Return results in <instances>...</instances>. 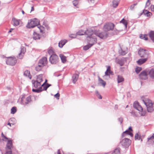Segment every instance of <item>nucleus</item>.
I'll return each instance as SVG.
<instances>
[{
  "mask_svg": "<svg viewBox=\"0 0 154 154\" xmlns=\"http://www.w3.org/2000/svg\"><path fill=\"white\" fill-rule=\"evenodd\" d=\"M12 21L14 23V25L15 26H17L19 24V20L15 18H13Z\"/></svg>",
  "mask_w": 154,
  "mask_h": 154,
  "instance_id": "35",
  "label": "nucleus"
},
{
  "mask_svg": "<svg viewBox=\"0 0 154 154\" xmlns=\"http://www.w3.org/2000/svg\"><path fill=\"white\" fill-rule=\"evenodd\" d=\"M114 25L112 23H108L104 25L103 29L104 31L107 32L112 30L114 28Z\"/></svg>",
  "mask_w": 154,
  "mask_h": 154,
  "instance_id": "6",
  "label": "nucleus"
},
{
  "mask_svg": "<svg viewBox=\"0 0 154 154\" xmlns=\"http://www.w3.org/2000/svg\"><path fill=\"white\" fill-rule=\"evenodd\" d=\"M147 58L140 59L137 61V63L138 64L141 65L145 62L147 61Z\"/></svg>",
  "mask_w": 154,
  "mask_h": 154,
  "instance_id": "19",
  "label": "nucleus"
},
{
  "mask_svg": "<svg viewBox=\"0 0 154 154\" xmlns=\"http://www.w3.org/2000/svg\"><path fill=\"white\" fill-rule=\"evenodd\" d=\"M120 0H113L112 1V6L114 8H116Z\"/></svg>",
  "mask_w": 154,
  "mask_h": 154,
  "instance_id": "26",
  "label": "nucleus"
},
{
  "mask_svg": "<svg viewBox=\"0 0 154 154\" xmlns=\"http://www.w3.org/2000/svg\"><path fill=\"white\" fill-rule=\"evenodd\" d=\"M150 4V2H149V0H147L145 5V8H147Z\"/></svg>",
  "mask_w": 154,
  "mask_h": 154,
  "instance_id": "50",
  "label": "nucleus"
},
{
  "mask_svg": "<svg viewBox=\"0 0 154 154\" xmlns=\"http://www.w3.org/2000/svg\"><path fill=\"white\" fill-rule=\"evenodd\" d=\"M152 142L154 144V134L151 137L148 138L147 142Z\"/></svg>",
  "mask_w": 154,
  "mask_h": 154,
  "instance_id": "33",
  "label": "nucleus"
},
{
  "mask_svg": "<svg viewBox=\"0 0 154 154\" xmlns=\"http://www.w3.org/2000/svg\"><path fill=\"white\" fill-rule=\"evenodd\" d=\"M35 69L37 71H40L42 69L41 68L38 67V66H37L35 67Z\"/></svg>",
  "mask_w": 154,
  "mask_h": 154,
  "instance_id": "55",
  "label": "nucleus"
},
{
  "mask_svg": "<svg viewBox=\"0 0 154 154\" xmlns=\"http://www.w3.org/2000/svg\"><path fill=\"white\" fill-rule=\"evenodd\" d=\"M60 58L62 62L63 63H65L66 61V56L63 55V54H60Z\"/></svg>",
  "mask_w": 154,
  "mask_h": 154,
  "instance_id": "25",
  "label": "nucleus"
},
{
  "mask_svg": "<svg viewBox=\"0 0 154 154\" xmlns=\"http://www.w3.org/2000/svg\"><path fill=\"white\" fill-rule=\"evenodd\" d=\"M32 83L33 87L35 88H39L41 85V83L36 81L32 80Z\"/></svg>",
  "mask_w": 154,
  "mask_h": 154,
  "instance_id": "17",
  "label": "nucleus"
},
{
  "mask_svg": "<svg viewBox=\"0 0 154 154\" xmlns=\"http://www.w3.org/2000/svg\"><path fill=\"white\" fill-rule=\"evenodd\" d=\"M16 121L15 119L14 118H12L10 119L9 120V122L11 123V122H14V123H15V122Z\"/></svg>",
  "mask_w": 154,
  "mask_h": 154,
  "instance_id": "52",
  "label": "nucleus"
},
{
  "mask_svg": "<svg viewBox=\"0 0 154 154\" xmlns=\"http://www.w3.org/2000/svg\"><path fill=\"white\" fill-rule=\"evenodd\" d=\"M54 96L56 98L60 96V94L57 93L54 95ZM58 99H59V98H58Z\"/></svg>",
  "mask_w": 154,
  "mask_h": 154,
  "instance_id": "60",
  "label": "nucleus"
},
{
  "mask_svg": "<svg viewBox=\"0 0 154 154\" xmlns=\"http://www.w3.org/2000/svg\"><path fill=\"white\" fill-rule=\"evenodd\" d=\"M131 140L128 138H125L121 142L122 145L125 147L128 146L130 144Z\"/></svg>",
  "mask_w": 154,
  "mask_h": 154,
  "instance_id": "8",
  "label": "nucleus"
},
{
  "mask_svg": "<svg viewBox=\"0 0 154 154\" xmlns=\"http://www.w3.org/2000/svg\"><path fill=\"white\" fill-rule=\"evenodd\" d=\"M120 23H122L125 26V28H127L128 24V22L127 20L123 18L120 21Z\"/></svg>",
  "mask_w": 154,
  "mask_h": 154,
  "instance_id": "36",
  "label": "nucleus"
},
{
  "mask_svg": "<svg viewBox=\"0 0 154 154\" xmlns=\"http://www.w3.org/2000/svg\"><path fill=\"white\" fill-rule=\"evenodd\" d=\"M15 123H11L9 122L8 123V125H9L10 126V127L11 126V124H12L13 125H14Z\"/></svg>",
  "mask_w": 154,
  "mask_h": 154,
  "instance_id": "63",
  "label": "nucleus"
},
{
  "mask_svg": "<svg viewBox=\"0 0 154 154\" xmlns=\"http://www.w3.org/2000/svg\"><path fill=\"white\" fill-rule=\"evenodd\" d=\"M124 80L123 77L121 75H118L117 76V82L118 83L123 82Z\"/></svg>",
  "mask_w": 154,
  "mask_h": 154,
  "instance_id": "24",
  "label": "nucleus"
},
{
  "mask_svg": "<svg viewBox=\"0 0 154 154\" xmlns=\"http://www.w3.org/2000/svg\"><path fill=\"white\" fill-rule=\"evenodd\" d=\"M139 77L142 80H145L147 79V74L145 71L142 72L140 74Z\"/></svg>",
  "mask_w": 154,
  "mask_h": 154,
  "instance_id": "13",
  "label": "nucleus"
},
{
  "mask_svg": "<svg viewBox=\"0 0 154 154\" xmlns=\"http://www.w3.org/2000/svg\"><path fill=\"white\" fill-rule=\"evenodd\" d=\"M97 97L99 99H101L102 98V97L100 94H99V95H97Z\"/></svg>",
  "mask_w": 154,
  "mask_h": 154,
  "instance_id": "64",
  "label": "nucleus"
},
{
  "mask_svg": "<svg viewBox=\"0 0 154 154\" xmlns=\"http://www.w3.org/2000/svg\"><path fill=\"white\" fill-rule=\"evenodd\" d=\"M95 32L94 33L93 31L90 29H87L85 31V34L87 35V37L89 38L92 36L95 35Z\"/></svg>",
  "mask_w": 154,
  "mask_h": 154,
  "instance_id": "12",
  "label": "nucleus"
},
{
  "mask_svg": "<svg viewBox=\"0 0 154 154\" xmlns=\"http://www.w3.org/2000/svg\"><path fill=\"white\" fill-rule=\"evenodd\" d=\"M39 23V21L37 19H32L29 21L26 27L28 28H33L38 25Z\"/></svg>",
  "mask_w": 154,
  "mask_h": 154,
  "instance_id": "2",
  "label": "nucleus"
},
{
  "mask_svg": "<svg viewBox=\"0 0 154 154\" xmlns=\"http://www.w3.org/2000/svg\"><path fill=\"white\" fill-rule=\"evenodd\" d=\"M38 63H39V64L44 66L47 64V58L46 57H43L39 60Z\"/></svg>",
  "mask_w": 154,
  "mask_h": 154,
  "instance_id": "15",
  "label": "nucleus"
},
{
  "mask_svg": "<svg viewBox=\"0 0 154 154\" xmlns=\"http://www.w3.org/2000/svg\"><path fill=\"white\" fill-rule=\"evenodd\" d=\"M17 62V60L14 57H10L8 58L6 61L7 64L11 65H14Z\"/></svg>",
  "mask_w": 154,
  "mask_h": 154,
  "instance_id": "5",
  "label": "nucleus"
},
{
  "mask_svg": "<svg viewBox=\"0 0 154 154\" xmlns=\"http://www.w3.org/2000/svg\"><path fill=\"white\" fill-rule=\"evenodd\" d=\"M31 101V98L30 96L28 97L25 100L24 97H23L21 99V103L23 105L27 104Z\"/></svg>",
  "mask_w": 154,
  "mask_h": 154,
  "instance_id": "9",
  "label": "nucleus"
},
{
  "mask_svg": "<svg viewBox=\"0 0 154 154\" xmlns=\"http://www.w3.org/2000/svg\"><path fill=\"white\" fill-rule=\"evenodd\" d=\"M119 121L120 122V124H121L123 122V119L122 118H120L118 119Z\"/></svg>",
  "mask_w": 154,
  "mask_h": 154,
  "instance_id": "58",
  "label": "nucleus"
},
{
  "mask_svg": "<svg viewBox=\"0 0 154 154\" xmlns=\"http://www.w3.org/2000/svg\"><path fill=\"white\" fill-rule=\"evenodd\" d=\"M138 53L141 57L147 58L148 56V51L145 49H140L138 52Z\"/></svg>",
  "mask_w": 154,
  "mask_h": 154,
  "instance_id": "7",
  "label": "nucleus"
},
{
  "mask_svg": "<svg viewBox=\"0 0 154 154\" xmlns=\"http://www.w3.org/2000/svg\"><path fill=\"white\" fill-rule=\"evenodd\" d=\"M119 53L120 54L122 55H124L127 53V51H123L121 48L119 50Z\"/></svg>",
  "mask_w": 154,
  "mask_h": 154,
  "instance_id": "39",
  "label": "nucleus"
},
{
  "mask_svg": "<svg viewBox=\"0 0 154 154\" xmlns=\"http://www.w3.org/2000/svg\"><path fill=\"white\" fill-rule=\"evenodd\" d=\"M32 91L34 92H35L37 93H40L42 91V90L41 88H38L37 89H32Z\"/></svg>",
  "mask_w": 154,
  "mask_h": 154,
  "instance_id": "44",
  "label": "nucleus"
},
{
  "mask_svg": "<svg viewBox=\"0 0 154 154\" xmlns=\"http://www.w3.org/2000/svg\"><path fill=\"white\" fill-rule=\"evenodd\" d=\"M77 35L76 34H71L69 35V36L72 38H75L76 37Z\"/></svg>",
  "mask_w": 154,
  "mask_h": 154,
  "instance_id": "51",
  "label": "nucleus"
},
{
  "mask_svg": "<svg viewBox=\"0 0 154 154\" xmlns=\"http://www.w3.org/2000/svg\"><path fill=\"white\" fill-rule=\"evenodd\" d=\"M144 14L146 15V16L147 17L149 16L152 15V13L149 12L147 10H145L144 12Z\"/></svg>",
  "mask_w": 154,
  "mask_h": 154,
  "instance_id": "46",
  "label": "nucleus"
},
{
  "mask_svg": "<svg viewBox=\"0 0 154 154\" xmlns=\"http://www.w3.org/2000/svg\"><path fill=\"white\" fill-rule=\"evenodd\" d=\"M12 145H13L12 140H8L6 144V149H7L8 151H10V150H11V148L12 147Z\"/></svg>",
  "mask_w": 154,
  "mask_h": 154,
  "instance_id": "14",
  "label": "nucleus"
},
{
  "mask_svg": "<svg viewBox=\"0 0 154 154\" xmlns=\"http://www.w3.org/2000/svg\"><path fill=\"white\" fill-rule=\"evenodd\" d=\"M95 35L92 36L88 38V42L91 43V44H93L94 43V40L95 39H96V42H95V43L97 42V39Z\"/></svg>",
  "mask_w": 154,
  "mask_h": 154,
  "instance_id": "20",
  "label": "nucleus"
},
{
  "mask_svg": "<svg viewBox=\"0 0 154 154\" xmlns=\"http://www.w3.org/2000/svg\"><path fill=\"white\" fill-rule=\"evenodd\" d=\"M26 48L23 46L21 47L20 52V53H19L18 55V57L20 59H22L25 52H26Z\"/></svg>",
  "mask_w": 154,
  "mask_h": 154,
  "instance_id": "10",
  "label": "nucleus"
},
{
  "mask_svg": "<svg viewBox=\"0 0 154 154\" xmlns=\"http://www.w3.org/2000/svg\"><path fill=\"white\" fill-rule=\"evenodd\" d=\"M47 82V80H45V81L44 82L43 84L41 85L39 87V88H41V89L42 90V91H44V88L46 86L45 85V84Z\"/></svg>",
  "mask_w": 154,
  "mask_h": 154,
  "instance_id": "47",
  "label": "nucleus"
},
{
  "mask_svg": "<svg viewBox=\"0 0 154 154\" xmlns=\"http://www.w3.org/2000/svg\"><path fill=\"white\" fill-rule=\"evenodd\" d=\"M85 31H84L82 30H79L78 32H77L76 33V34L77 35H85Z\"/></svg>",
  "mask_w": 154,
  "mask_h": 154,
  "instance_id": "37",
  "label": "nucleus"
},
{
  "mask_svg": "<svg viewBox=\"0 0 154 154\" xmlns=\"http://www.w3.org/2000/svg\"><path fill=\"white\" fill-rule=\"evenodd\" d=\"M112 154H120L119 149L117 148L115 149Z\"/></svg>",
  "mask_w": 154,
  "mask_h": 154,
  "instance_id": "42",
  "label": "nucleus"
},
{
  "mask_svg": "<svg viewBox=\"0 0 154 154\" xmlns=\"http://www.w3.org/2000/svg\"><path fill=\"white\" fill-rule=\"evenodd\" d=\"M143 102L146 105L147 110L148 112H151L154 110V106H153V103L148 98L144 97H142L141 99Z\"/></svg>",
  "mask_w": 154,
  "mask_h": 154,
  "instance_id": "1",
  "label": "nucleus"
},
{
  "mask_svg": "<svg viewBox=\"0 0 154 154\" xmlns=\"http://www.w3.org/2000/svg\"><path fill=\"white\" fill-rule=\"evenodd\" d=\"M48 52L51 56L53 54H56L54 53V49L52 47H50L48 49Z\"/></svg>",
  "mask_w": 154,
  "mask_h": 154,
  "instance_id": "23",
  "label": "nucleus"
},
{
  "mask_svg": "<svg viewBox=\"0 0 154 154\" xmlns=\"http://www.w3.org/2000/svg\"><path fill=\"white\" fill-rule=\"evenodd\" d=\"M95 35L101 38H105L107 37L108 35V33L107 32L104 31L101 32L98 31H95Z\"/></svg>",
  "mask_w": 154,
  "mask_h": 154,
  "instance_id": "4",
  "label": "nucleus"
},
{
  "mask_svg": "<svg viewBox=\"0 0 154 154\" xmlns=\"http://www.w3.org/2000/svg\"><path fill=\"white\" fill-rule=\"evenodd\" d=\"M43 75L42 74H40L37 76V80L36 81L41 83L43 81Z\"/></svg>",
  "mask_w": 154,
  "mask_h": 154,
  "instance_id": "27",
  "label": "nucleus"
},
{
  "mask_svg": "<svg viewBox=\"0 0 154 154\" xmlns=\"http://www.w3.org/2000/svg\"><path fill=\"white\" fill-rule=\"evenodd\" d=\"M134 8V6L133 5H131L130 7V10H132Z\"/></svg>",
  "mask_w": 154,
  "mask_h": 154,
  "instance_id": "59",
  "label": "nucleus"
},
{
  "mask_svg": "<svg viewBox=\"0 0 154 154\" xmlns=\"http://www.w3.org/2000/svg\"><path fill=\"white\" fill-rule=\"evenodd\" d=\"M140 37L141 39H143L145 40H147L148 39L147 35L146 34L144 35H140Z\"/></svg>",
  "mask_w": 154,
  "mask_h": 154,
  "instance_id": "40",
  "label": "nucleus"
},
{
  "mask_svg": "<svg viewBox=\"0 0 154 154\" xmlns=\"http://www.w3.org/2000/svg\"><path fill=\"white\" fill-rule=\"evenodd\" d=\"M24 75L25 76L28 77V78L30 79L31 78V77L30 75V72L28 70H26L24 72Z\"/></svg>",
  "mask_w": 154,
  "mask_h": 154,
  "instance_id": "34",
  "label": "nucleus"
},
{
  "mask_svg": "<svg viewBox=\"0 0 154 154\" xmlns=\"http://www.w3.org/2000/svg\"><path fill=\"white\" fill-rule=\"evenodd\" d=\"M79 0H75L72 1V3L74 6L77 8H79Z\"/></svg>",
  "mask_w": 154,
  "mask_h": 154,
  "instance_id": "32",
  "label": "nucleus"
},
{
  "mask_svg": "<svg viewBox=\"0 0 154 154\" xmlns=\"http://www.w3.org/2000/svg\"><path fill=\"white\" fill-rule=\"evenodd\" d=\"M141 70L142 68L141 67H137L135 69V71L137 73H138L140 72V71H141Z\"/></svg>",
  "mask_w": 154,
  "mask_h": 154,
  "instance_id": "49",
  "label": "nucleus"
},
{
  "mask_svg": "<svg viewBox=\"0 0 154 154\" xmlns=\"http://www.w3.org/2000/svg\"><path fill=\"white\" fill-rule=\"evenodd\" d=\"M37 28L41 32H43L44 27L43 26H38Z\"/></svg>",
  "mask_w": 154,
  "mask_h": 154,
  "instance_id": "48",
  "label": "nucleus"
},
{
  "mask_svg": "<svg viewBox=\"0 0 154 154\" xmlns=\"http://www.w3.org/2000/svg\"><path fill=\"white\" fill-rule=\"evenodd\" d=\"M17 111V108L16 107H13L11 109V113L14 114Z\"/></svg>",
  "mask_w": 154,
  "mask_h": 154,
  "instance_id": "43",
  "label": "nucleus"
},
{
  "mask_svg": "<svg viewBox=\"0 0 154 154\" xmlns=\"http://www.w3.org/2000/svg\"><path fill=\"white\" fill-rule=\"evenodd\" d=\"M2 140L5 141H8L9 140V138H7V137L5 136L3 134V133H2Z\"/></svg>",
  "mask_w": 154,
  "mask_h": 154,
  "instance_id": "41",
  "label": "nucleus"
},
{
  "mask_svg": "<svg viewBox=\"0 0 154 154\" xmlns=\"http://www.w3.org/2000/svg\"><path fill=\"white\" fill-rule=\"evenodd\" d=\"M113 72L110 70V66H108L105 72L104 77L107 76L109 77L110 76V74H112Z\"/></svg>",
  "mask_w": 154,
  "mask_h": 154,
  "instance_id": "16",
  "label": "nucleus"
},
{
  "mask_svg": "<svg viewBox=\"0 0 154 154\" xmlns=\"http://www.w3.org/2000/svg\"><path fill=\"white\" fill-rule=\"evenodd\" d=\"M79 77V75L77 74H75L73 75L72 76V79L73 82L75 83L77 81Z\"/></svg>",
  "mask_w": 154,
  "mask_h": 154,
  "instance_id": "22",
  "label": "nucleus"
},
{
  "mask_svg": "<svg viewBox=\"0 0 154 154\" xmlns=\"http://www.w3.org/2000/svg\"><path fill=\"white\" fill-rule=\"evenodd\" d=\"M140 135L138 133H136L135 135V140H140Z\"/></svg>",
  "mask_w": 154,
  "mask_h": 154,
  "instance_id": "45",
  "label": "nucleus"
},
{
  "mask_svg": "<svg viewBox=\"0 0 154 154\" xmlns=\"http://www.w3.org/2000/svg\"><path fill=\"white\" fill-rule=\"evenodd\" d=\"M5 154H12V150H10V151H8L6 149V152Z\"/></svg>",
  "mask_w": 154,
  "mask_h": 154,
  "instance_id": "54",
  "label": "nucleus"
},
{
  "mask_svg": "<svg viewBox=\"0 0 154 154\" xmlns=\"http://www.w3.org/2000/svg\"><path fill=\"white\" fill-rule=\"evenodd\" d=\"M51 85L49 84H47V85H46L44 88V90H46L47 89L51 86Z\"/></svg>",
  "mask_w": 154,
  "mask_h": 154,
  "instance_id": "53",
  "label": "nucleus"
},
{
  "mask_svg": "<svg viewBox=\"0 0 154 154\" xmlns=\"http://www.w3.org/2000/svg\"><path fill=\"white\" fill-rule=\"evenodd\" d=\"M151 10L152 11H154V5H151Z\"/></svg>",
  "mask_w": 154,
  "mask_h": 154,
  "instance_id": "62",
  "label": "nucleus"
},
{
  "mask_svg": "<svg viewBox=\"0 0 154 154\" xmlns=\"http://www.w3.org/2000/svg\"><path fill=\"white\" fill-rule=\"evenodd\" d=\"M59 58L56 54H53L50 56L49 58L50 63L53 64H57L59 61Z\"/></svg>",
  "mask_w": 154,
  "mask_h": 154,
  "instance_id": "3",
  "label": "nucleus"
},
{
  "mask_svg": "<svg viewBox=\"0 0 154 154\" xmlns=\"http://www.w3.org/2000/svg\"><path fill=\"white\" fill-rule=\"evenodd\" d=\"M127 132V131H125L123 132L122 134V137H125L126 135V132Z\"/></svg>",
  "mask_w": 154,
  "mask_h": 154,
  "instance_id": "56",
  "label": "nucleus"
},
{
  "mask_svg": "<svg viewBox=\"0 0 154 154\" xmlns=\"http://www.w3.org/2000/svg\"><path fill=\"white\" fill-rule=\"evenodd\" d=\"M116 62L117 63L119 64L121 66H122L124 64L123 61L122 59H116Z\"/></svg>",
  "mask_w": 154,
  "mask_h": 154,
  "instance_id": "31",
  "label": "nucleus"
},
{
  "mask_svg": "<svg viewBox=\"0 0 154 154\" xmlns=\"http://www.w3.org/2000/svg\"><path fill=\"white\" fill-rule=\"evenodd\" d=\"M134 108L139 111H141L143 110L142 107L140 105L138 102L135 101L133 104Z\"/></svg>",
  "mask_w": 154,
  "mask_h": 154,
  "instance_id": "11",
  "label": "nucleus"
},
{
  "mask_svg": "<svg viewBox=\"0 0 154 154\" xmlns=\"http://www.w3.org/2000/svg\"><path fill=\"white\" fill-rule=\"evenodd\" d=\"M67 41L66 40H62L58 43V46L60 48H62L63 45L67 42Z\"/></svg>",
  "mask_w": 154,
  "mask_h": 154,
  "instance_id": "21",
  "label": "nucleus"
},
{
  "mask_svg": "<svg viewBox=\"0 0 154 154\" xmlns=\"http://www.w3.org/2000/svg\"><path fill=\"white\" fill-rule=\"evenodd\" d=\"M38 67H40V68H41V69H42V68L44 66H43L42 65H41V64H39V63L38 62Z\"/></svg>",
  "mask_w": 154,
  "mask_h": 154,
  "instance_id": "57",
  "label": "nucleus"
},
{
  "mask_svg": "<svg viewBox=\"0 0 154 154\" xmlns=\"http://www.w3.org/2000/svg\"><path fill=\"white\" fill-rule=\"evenodd\" d=\"M33 38L35 40H37L38 39H39L40 38V35L35 32H34L33 34Z\"/></svg>",
  "mask_w": 154,
  "mask_h": 154,
  "instance_id": "28",
  "label": "nucleus"
},
{
  "mask_svg": "<svg viewBox=\"0 0 154 154\" xmlns=\"http://www.w3.org/2000/svg\"><path fill=\"white\" fill-rule=\"evenodd\" d=\"M96 42V39H95L94 40V43L93 44H89L87 45L84 46L83 47V49L85 51H87L94 44H95Z\"/></svg>",
  "mask_w": 154,
  "mask_h": 154,
  "instance_id": "18",
  "label": "nucleus"
},
{
  "mask_svg": "<svg viewBox=\"0 0 154 154\" xmlns=\"http://www.w3.org/2000/svg\"><path fill=\"white\" fill-rule=\"evenodd\" d=\"M149 75L150 77L154 79V69H151L149 72Z\"/></svg>",
  "mask_w": 154,
  "mask_h": 154,
  "instance_id": "38",
  "label": "nucleus"
},
{
  "mask_svg": "<svg viewBox=\"0 0 154 154\" xmlns=\"http://www.w3.org/2000/svg\"><path fill=\"white\" fill-rule=\"evenodd\" d=\"M98 79L99 83L101 84L104 87L106 85V82L99 76L98 77Z\"/></svg>",
  "mask_w": 154,
  "mask_h": 154,
  "instance_id": "29",
  "label": "nucleus"
},
{
  "mask_svg": "<svg viewBox=\"0 0 154 154\" xmlns=\"http://www.w3.org/2000/svg\"><path fill=\"white\" fill-rule=\"evenodd\" d=\"M104 76H105V75L103 76V78L105 79H109L110 78V76H109V77L108 76H106V77H104Z\"/></svg>",
  "mask_w": 154,
  "mask_h": 154,
  "instance_id": "61",
  "label": "nucleus"
},
{
  "mask_svg": "<svg viewBox=\"0 0 154 154\" xmlns=\"http://www.w3.org/2000/svg\"><path fill=\"white\" fill-rule=\"evenodd\" d=\"M149 34L151 39L154 42V31H151Z\"/></svg>",
  "mask_w": 154,
  "mask_h": 154,
  "instance_id": "30",
  "label": "nucleus"
}]
</instances>
